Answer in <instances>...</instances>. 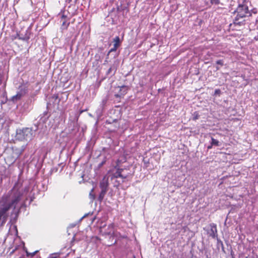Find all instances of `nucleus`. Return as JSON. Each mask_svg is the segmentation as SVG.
<instances>
[{
	"label": "nucleus",
	"instance_id": "nucleus-1",
	"mask_svg": "<svg viewBox=\"0 0 258 258\" xmlns=\"http://www.w3.org/2000/svg\"><path fill=\"white\" fill-rule=\"evenodd\" d=\"M27 191L26 188L24 191L14 188L3 196L0 201V226L6 222L11 210L15 214L19 213L23 205L21 202Z\"/></svg>",
	"mask_w": 258,
	"mask_h": 258
},
{
	"label": "nucleus",
	"instance_id": "nucleus-2",
	"mask_svg": "<svg viewBox=\"0 0 258 258\" xmlns=\"http://www.w3.org/2000/svg\"><path fill=\"white\" fill-rule=\"evenodd\" d=\"M236 12L237 14L234 21L235 24L240 25L243 22V21H239L240 19L243 18L248 14L249 16L251 15L248 11V7L245 5H239L236 9Z\"/></svg>",
	"mask_w": 258,
	"mask_h": 258
},
{
	"label": "nucleus",
	"instance_id": "nucleus-3",
	"mask_svg": "<svg viewBox=\"0 0 258 258\" xmlns=\"http://www.w3.org/2000/svg\"><path fill=\"white\" fill-rule=\"evenodd\" d=\"M16 137L19 140L31 141L34 137V132L31 128L17 131Z\"/></svg>",
	"mask_w": 258,
	"mask_h": 258
},
{
	"label": "nucleus",
	"instance_id": "nucleus-4",
	"mask_svg": "<svg viewBox=\"0 0 258 258\" xmlns=\"http://www.w3.org/2000/svg\"><path fill=\"white\" fill-rule=\"evenodd\" d=\"M105 224L101 226L100 227V232L102 235H111L113 233V226L112 224H110L108 226L107 230L104 231V228Z\"/></svg>",
	"mask_w": 258,
	"mask_h": 258
},
{
	"label": "nucleus",
	"instance_id": "nucleus-5",
	"mask_svg": "<svg viewBox=\"0 0 258 258\" xmlns=\"http://www.w3.org/2000/svg\"><path fill=\"white\" fill-rule=\"evenodd\" d=\"M118 88L119 89V92L117 94H115V96L116 98H121L127 93L128 88L127 86L124 85Z\"/></svg>",
	"mask_w": 258,
	"mask_h": 258
},
{
	"label": "nucleus",
	"instance_id": "nucleus-6",
	"mask_svg": "<svg viewBox=\"0 0 258 258\" xmlns=\"http://www.w3.org/2000/svg\"><path fill=\"white\" fill-rule=\"evenodd\" d=\"M59 16L60 17V22L62 23L61 25V29H65L68 28L70 24V22H69L67 21V16L64 15V13L63 14H59Z\"/></svg>",
	"mask_w": 258,
	"mask_h": 258
},
{
	"label": "nucleus",
	"instance_id": "nucleus-7",
	"mask_svg": "<svg viewBox=\"0 0 258 258\" xmlns=\"http://www.w3.org/2000/svg\"><path fill=\"white\" fill-rule=\"evenodd\" d=\"M210 227L211 229L209 232L210 236L213 238H217L218 234L216 225L214 223H212L210 224Z\"/></svg>",
	"mask_w": 258,
	"mask_h": 258
},
{
	"label": "nucleus",
	"instance_id": "nucleus-8",
	"mask_svg": "<svg viewBox=\"0 0 258 258\" xmlns=\"http://www.w3.org/2000/svg\"><path fill=\"white\" fill-rule=\"evenodd\" d=\"M108 187V180L104 177L100 182V187L101 190L107 191Z\"/></svg>",
	"mask_w": 258,
	"mask_h": 258
},
{
	"label": "nucleus",
	"instance_id": "nucleus-9",
	"mask_svg": "<svg viewBox=\"0 0 258 258\" xmlns=\"http://www.w3.org/2000/svg\"><path fill=\"white\" fill-rule=\"evenodd\" d=\"M121 42V41L120 40L119 36H116L113 39V46L115 47H118L120 46Z\"/></svg>",
	"mask_w": 258,
	"mask_h": 258
},
{
	"label": "nucleus",
	"instance_id": "nucleus-10",
	"mask_svg": "<svg viewBox=\"0 0 258 258\" xmlns=\"http://www.w3.org/2000/svg\"><path fill=\"white\" fill-rule=\"evenodd\" d=\"M17 36H18L19 39L22 40L24 41H27L30 38V37L28 35H27L26 34L25 35H23L22 34H20L17 33Z\"/></svg>",
	"mask_w": 258,
	"mask_h": 258
},
{
	"label": "nucleus",
	"instance_id": "nucleus-11",
	"mask_svg": "<svg viewBox=\"0 0 258 258\" xmlns=\"http://www.w3.org/2000/svg\"><path fill=\"white\" fill-rule=\"evenodd\" d=\"M47 119H48V116H47V113H44L43 116L41 117V118L39 120V125H40V124L41 123H45L47 121Z\"/></svg>",
	"mask_w": 258,
	"mask_h": 258
},
{
	"label": "nucleus",
	"instance_id": "nucleus-12",
	"mask_svg": "<svg viewBox=\"0 0 258 258\" xmlns=\"http://www.w3.org/2000/svg\"><path fill=\"white\" fill-rule=\"evenodd\" d=\"M114 176L116 178H121L122 179H125L126 178V175H123L121 174V171H117L114 175Z\"/></svg>",
	"mask_w": 258,
	"mask_h": 258
},
{
	"label": "nucleus",
	"instance_id": "nucleus-13",
	"mask_svg": "<svg viewBox=\"0 0 258 258\" xmlns=\"http://www.w3.org/2000/svg\"><path fill=\"white\" fill-rule=\"evenodd\" d=\"M107 191L101 190V192L99 194L98 199L100 201H101L103 198H104V196L105 194H106Z\"/></svg>",
	"mask_w": 258,
	"mask_h": 258
},
{
	"label": "nucleus",
	"instance_id": "nucleus-14",
	"mask_svg": "<svg viewBox=\"0 0 258 258\" xmlns=\"http://www.w3.org/2000/svg\"><path fill=\"white\" fill-rule=\"evenodd\" d=\"M219 142L218 140L214 139L213 138H211V144L212 146H218L219 145Z\"/></svg>",
	"mask_w": 258,
	"mask_h": 258
},
{
	"label": "nucleus",
	"instance_id": "nucleus-15",
	"mask_svg": "<svg viewBox=\"0 0 258 258\" xmlns=\"http://www.w3.org/2000/svg\"><path fill=\"white\" fill-rule=\"evenodd\" d=\"M93 191H94V188H92L89 194L90 198L91 199H92V200H93L95 197V195L93 194Z\"/></svg>",
	"mask_w": 258,
	"mask_h": 258
},
{
	"label": "nucleus",
	"instance_id": "nucleus-16",
	"mask_svg": "<svg viewBox=\"0 0 258 258\" xmlns=\"http://www.w3.org/2000/svg\"><path fill=\"white\" fill-rule=\"evenodd\" d=\"M59 256V254L57 253H54L51 254L48 258H57Z\"/></svg>",
	"mask_w": 258,
	"mask_h": 258
},
{
	"label": "nucleus",
	"instance_id": "nucleus-17",
	"mask_svg": "<svg viewBox=\"0 0 258 258\" xmlns=\"http://www.w3.org/2000/svg\"><path fill=\"white\" fill-rule=\"evenodd\" d=\"M211 3L213 5H218L220 1L219 0H211Z\"/></svg>",
	"mask_w": 258,
	"mask_h": 258
},
{
	"label": "nucleus",
	"instance_id": "nucleus-18",
	"mask_svg": "<svg viewBox=\"0 0 258 258\" xmlns=\"http://www.w3.org/2000/svg\"><path fill=\"white\" fill-rule=\"evenodd\" d=\"M37 252V251H34V252H32V253H29V252H28V251H26V253H27V255L28 256H30H30H34V255L36 254V253Z\"/></svg>",
	"mask_w": 258,
	"mask_h": 258
},
{
	"label": "nucleus",
	"instance_id": "nucleus-19",
	"mask_svg": "<svg viewBox=\"0 0 258 258\" xmlns=\"http://www.w3.org/2000/svg\"><path fill=\"white\" fill-rule=\"evenodd\" d=\"M21 97V94H17L16 95L13 97V100H14L15 99H20Z\"/></svg>",
	"mask_w": 258,
	"mask_h": 258
},
{
	"label": "nucleus",
	"instance_id": "nucleus-20",
	"mask_svg": "<svg viewBox=\"0 0 258 258\" xmlns=\"http://www.w3.org/2000/svg\"><path fill=\"white\" fill-rule=\"evenodd\" d=\"M216 63L217 64H219V65H221V66H223L224 64V62H223V60H218L216 61Z\"/></svg>",
	"mask_w": 258,
	"mask_h": 258
},
{
	"label": "nucleus",
	"instance_id": "nucleus-21",
	"mask_svg": "<svg viewBox=\"0 0 258 258\" xmlns=\"http://www.w3.org/2000/svg\"><path fill=\"white\" fill-rule=\"evenodd\" d=\"M221 94V90L219 89H216L214 92L215 95H220Z\"/></svg>",
	"mask_w": 258,
	"mask_h": 258
},
{
	"label": "nucleus",
	"instance_id": "nucleus-22",
	"mask_svg": "<svg viewBox=\"0 0 258 258\" xmlns=\"http://www.w3.org/2000/svg\"><path fill=\"white\" fill-rule=\"evenodd\" d=\"M117 48L118 47L113 46V47L110 49L109 52L115 51Z\"/></svg>",
	"mask_w": 258,
	"mask_h": 258
},
{
	"label": "nucleus",
	"instance_id": "nucleus-23",
	"mask_svg": "<svg viewBox=\"0 0 258 258\" xmlns=\"http://www.w3.org/2000/svg\"><path fill=\"white\" fill-rule=\"evenodd\" d=\"M217 240L218 244H220L222 246H223V243L221 240H220L218 237L216 238Z\"/></svg>",
	"mask_w": 258,
	"mask_h": 258
},
{
	"label": "nucleus",
	"instance_id": "nucleus-24",
	"mask_svg": "<svg viewBox=\"0 0 258 258\" xmlns=\"http://www.w3.org/2000/svg\"><path fill=\"white\" fill-rule=\"evenodd\" d=\"M198 118H199V115L198 114H196V115H194L193 119H194V120H196V119H198Z\"/></svg>",
	"mask_w": 258,
	"mask_h": 258
},
{
	"label": "nucleus",
	"instance_id": "nucleus-25",
	"mask_svg": "<svg viewBox=\"0 0 258 258\" xmlns=\"http://www.w3.org/2000/svg\"><path fill=\"white\" fill-rule=\"evenodd\" d=\"M252 12L254 14H256V9H254L252 10Z\"/></svg>",
	"mask_w": 258,
	"mask_h": 258
},
{
	"label": "nucleus",
	"instance_id": "nucleus-26",
	"mask_svg": "<svg viewBox=\"0 0 258 258\" xmlns=\"http://www.w3.org/2000/svg\"><path fill=\"white\" fill-rule=\"evenodd\" d=\"M104 162H102L100 164L99 166L100 167V166H102V165H103V164H104Z\"/></svg>",
	"mask_w": 258,
	"mask_h": 258
},
{
	"label": "nucleus",
	"instance_id": "nucleus-27",
	"mask_svg": "<svg viewBox=\"0 0 258 258\" xmlns=\"http://www.w3.org/2000/svg\"><path fill=\"white\" fill-rule=\"evenodd\" d=\"M14 39L18 38V36H17V34L16 35V36H14Z\"/></svg>",
	"mask_w": 258,
	"mask_h": 258
},
{
	"label": "nucleus",
	"instance_id": "nucleus-28",
	"mask_svg": "<svg viewBox=\"0 0 258 258\" xmlns=\"http://www.w3.org/2000/svg\"><path fill=\"white\" fill-rule=\"evenodd\" d=\"M212 146H212V145H211V146H209L208 147V149H211V148H212Z\"/></svg>",
	"mask_w": 258,
	"mask_h": 258
},
{
	"label": "nucleus",
	"instance_id": "nucleus-29",
	"mask_svg": "<svg viewBox=\"0 0 258 258\" xmlns=\"http://www.w3.org/2000/svg\"><path fill=\"white\" fill-rule=\"evenodd\" d=\"M54 97H55V98L56 99L57 98V96H54Z\"/></svg>",
	"mask_w": 258,
	"mask_h": 258
},
{
	"label": "nucleus",
	"instance_id": "nucleus-30",
	"mask_svg": "<svg viewBox=\"0 0 258 258\" xmlns=\"http://www.w3.org/2000/svg\"><path fill=\"white\" fill-rule=\"evenodd\" d=\"M216 69L217 70H218L219 69V68L218 67H216Z\"/></svg>",
	"mask_w": 258,
	"mask_h": 258
},
{
	"label": "nucleus",
	"instance_id": "nucleus-31",
	"mask_svg": "<svg viewBox=\"0 0 258 258\" xmlns=\"http://www.w3.org/2000/svg\"><path fill=\"white\" fill-rule=\"evenodd\" d=\"M86 216V215H84V216L82 217V218H83L85 217V216Z\"/></svg>",
	"mask_w": 258,
	"mask_h": 258
},
{
	"label": "nucleus",
	"instance_id": "nucleus-32",
	"mask_svg": "<svg viewBox=\"0 0 258 258\" xmlns=\"http://www.w3.org/2000/svg\"><path fill=\"white\" fill-rule=\"evenodd\" d=\"M69 2H70L72 1V0H68Z\"/></svg>",
	"mask_w": 258,
	"mask_h": 258
},
{
	"label": "nucleus",
	"instance_id": "nucleus-33",
	"mask_svg": "<svg viewBox=\"0 0 258 258\" xmlns=\"http://www.w3.org/2000/svg\"><path fill=\"white\" fill-rule=\"evenodd\" d=\"M2 84V81H0V85Z\"/></svg>",
	"mask_w": 258,
	"mask_h": 258
}]
</instances>
